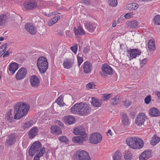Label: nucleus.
Instances as JSON below:
<instances>
[{"mask_svg": "<svg viewBox=\"0 0 160 160\" xmlns=\"http://www.w3.org/2000/svg\"><path fill=\"white\" fill-rule=\"evenodd\" d=\"M95 85L93 82H89L87 85V87L88 88L93 89L95 87Z\"/></svg>", "mask_w": 160, "mask_h": 160, "instance_id": "50", "label": "nucleus"}, {"mask_svg": "<svg viewBox=\"0 0 160 160\" xmlns=\"http://www.w3.org/2000/svg\"><path fill=\"white\" fill-rule=\"evenodd\" d=\"M101 75H102V76L103 78H106L108 77V76L107 75L105 74L104 73H103V74L102 73L101 74Z\"/></svg>", "mask_w": 160, "mask_h": 160, "instance_id": "61", "label": "nucleus"}, {"mask_svg": "<svg viewBox=\"0 0 160 160\" xmlns=\"http://www.w3.org/2000/svg\"><path fill=\"white\" fill-rule=\"evenodd\" d=\"M102 69L104 73L112 75L113 73L112 69L111 67L107 64L102 65Z\"/></svg>", "mask_w": 160, "mask_h": 160, "instance_id": "15", "label": "nucleus"}, {"mask_svg": "<svg viewBox=\"0 0 160 160\" xmlns=\"http://www.w3.org/2000/svg\"><path fill=\"white\" fill-rule=\"evenodd\" d=\"M138 5L136 3L128 4L127 6V9L129 10H136L138 7Z\"/></svg>", "mask_w": 160, "mask_h": 160, "instance_id": "32", "label": "nucleus"}, {"mask_svg": "<svg viewBox=\"0 0 160 160\" xmlns=\"http://www.w3.org/2000/svg\"><path fill=\"white\" fill-rule=\"evenodd\" d=\"M42 145L39 141L34 142L31 146L28 151L29 155L30 156H33L35 153L37 154L42 150H44V154L45 152V148L44 147L42 148Z\"/></svg>", "mask_w": 160, "mask_h": 160, "instance_id": "5", "label": "nucleus"}, {"mask_svg": "<svg viewBox=\"0 0 160 160\" xmlns=\"http://www.w3.org/2000/svg\"><path fill=\"white\" fill-rule=\"evenodd\" d=\"M89 50V47L88 46H87L83 48V51L85 53H87Z\"/></svg>", "mask_w": 160, "mask_h": 160, "instance_id": "53", "label": "nucleus"}, {"mask_svg": "<svg viewBox=\"0 0 160 160\" xmlns=\"http://www.w3.org/2000/svg\"><path fill=\"white\" fill-rule=\"evenodd\" d=\"M128 53L129 54L130 59H133L138 57L141 54V51L138 49H130L127 51Z\"/></svg>", "mask_w": 160, "mask_h": 160, "instance_id": "12", "label": "nucleus"}, {"mask_svg": "<svg viewBox=\"0 0 160 160\" xmlns=\"http://www.w3.org/2000/svg\"><path fill=\"white\" fill-rule=\"evenodd\" d=\"M132 154L130 151H125L124 158L125 160H130L132 158Z\"/></svg>", "mask_w": 160, "mask_h": 160, "instance_id": "39", "label": "nucleus"}, {"mask_svg": "<svg viewBox=\"0 0 160 160\" xmlns=\"http://www.w3.org/2000/svg\"><path fill=\"white\" fill-rule=\"evenodd\" d=\"M122 124L125 125H128L130 122L128 115L124 113H122Z\"/></svg>", "mask_w": 160, "mask_h": 160, "instance_id": "30", "label": "nucleus"}, {"mask_svg": "<svg viewBox=\"0 0 160 160\" xmlns=\"http://www.w3.org/2000/svg\"><path fill=\"white\" fill-rule=\"evenodd\" d=\"M58 18H60V17L59 16H58L54 17L48 22V26H51L54 24L58 21Z\"/></svg>", "mask_w": 160, "mask_h": 160, "instance_id": "34", "label": "nucleus"}, {"mask_svg": "<svg viewBox=\"0 0 160 160\" xmlns=\"http://www.w3.org/2000/svg\"><path fill=\"white\" fill-rule=\"evenodd\" d=\"M44 154V150H42L38 152L34 157L33 160H40V158Z\"/></svg>", "mask_w": 160, "mask_h": 160, "instance_id": "41", "label": "nucleus"}, {"mask_svg": "<svg viewBox=\"0 0 160 160\" xmlns=\"http://www.w3.org/2000/svg\"><path fill=\"white\" fill-rule=\"evenodd\" d=\"M153 21L155 24L160 25V15H156L154 17Z\"/></svg>", "mask_w": 160, "mask_h": 160, "instance_id": "43", "label": "nucleus"}, {"mask_svg": "<svg viewBox=\"0 0 160 160\" xmlns=\"http://www.w3.org/2000/svg\"><path fill=\"white\" fill-rule=\"evenodd\" d=\"M73 133L79 136L73 137L72 138V141L75 143L82 144L84 141L88 139V134L84 130V128L81 126H79L75 128L73 130Z\"/></svg>", "mask_w": 160, "mask_h": 160, "instance_id": "3", "label": "nucleus"}, {"mask_svg": "<svg viewBox=\"0 0 160 160\" xmlns=\"http://www.w3.org/2000/svg\"><path fill=\"white\" fill-rule=\"evenodd\" d=\"M147 118V116L144 113H139L135 119V123L138 126H141L143 124L144 122Z\"/></svg>", "mask_w": 160, "mask_h": 160, "instance_id": "9", "label": "nucleus"}, {"mask_svg": "<svg viewBox=\"0 0 160 160\" xmlns=\"http://www.w3.org/2000/svg\"><path fill=\"white\" fill-rule=\"evenodd\" d=\"M136 144L135 147H134V146H133L134 148H135L136 149H139L141 148L143 146L144 142L141 139L136 137Z\"/></svg>", "mask_w": 160, "mask_h": 160, "instance_id": "25", "label": "nucleus"}, {"mask_svg": "<svg viewBox=\"0 0 160 160\" xmlns=\"http://www.w3.org/2000/svg\"><path fill=\"white\" fill-rule=\"evenodd\" d=\"M74 32L75 36H82L85 34V32L83 28L80 26L75 27L74 28Z\"/></svg>", "mask_w": 160, "mask_h": 160, "instance_id": "17", "label": "nucleus"}, {"mask_svg": "<svg viewBox=\"0 0 160 160\" xmlns=\"http://www.w3.org/2000/svg\"><path fill=\"white\" fill-rule=\"evenodd\" d=\"M151 100V96L148 95L144 99L145 103L147 104H149Z\"/></svg>", "mask_w": 160, "mask_h": 160, "instance_id": "46", "label": "nucleus"}, {"mask_svg": "<svg viewBox=\"0 0 160 160\" xmlns=\"http://www.w3.org/2000/svg\"><path fill=\"white\" fill-rule=\"evenodd\" d=\"M73 60L71 59H66L63 62V65L64 68L69 69L72 66Z\"/></svg>", "mask_w": 160, "mask_h": 160, "instance_id": "21", "label": "nucleus"}, {"mask_svg": "<svg viewBox=\"0 0 160 160\" xmlns=\"http://www.w3.org/2000/svg\"><path fill=\"white\" fill-rule=\"evenodd\" d=\"M124 17L128 19L131 17V15L130 13H127L124 15Z\"/></svg>", "mask_w": 160, "mask_h": 160, "instance_id": "57", "label": "nucleus"}, {"mask_svg": "<svg viewBox=\"0 0 160 160\" xmlns=\"http://www.w3.org/2000/svg\"><path fill=\"white\" fill-rule=\"evenodd\" d=\"M123 105L126 107L127 108L131 105V102L129 100H125L123 102Z\"/></svg>", "mask_w": 160, "mask_h": 160, "instance_id": "48", "label": "nucleus"}, {"mask_svg": "<svg viewBox=\"0 0 160 160\" xmlns=\"http://www.w3.org/2000/svg\"><path fill=\"white\" fill-rule=\"evenodd\" d=\"M63 100V98L62 96H60L57 99L56 102L57 103L60 102L62 101Z\"/></svg>", "mask_w": 160, "mask_h": 160, "instance_id": "55", "label": "nucleus"}, {"mask_svg": "<svg viewBox=\"0 0 160 160\" xmlns=\"http://www.w3.org/2000/svg\"><path fill=\"white\" fill-rule=\"evenodd\" d=\"M30 107L29 105L23 102H19L14 106V118L19 119L25 116L28 112Z\"/></svg>", "mask_w": 160, "mask_h": 160, "instance_id": "1", "label": "nucleus"}, {"mask_svg": "<svg viewBox=\"0 0 160 160\" xmlns=\"http://www.w3.org/2000/svg\"><path fill=\"white\" fill-rule=\"evenodd\" d=\"M149 114L153 117L160 116V111L155 108H152L149 110Z\"/></svg>", "mask_w": 160, "mask_h": 160, "instance_id": "24", "label": "nucleus"}, {"mask_svg": "<svg viewBox=\"0 0 160 160\" xmlns=\"http://www.w3.org/2000/svg\"><path fill=\"white\" fill-rule=\"evenodd\" d=\"M147 61V59L145 58L142 60L140 62V65L142 66H143L145 64Z\"/></svg>", "mask_w": 160, "mask_h": 160, "instance_id": "54", "label": "nucleus"}, {"mask_svg": "<svg viewBox=\"0 0 160 160\" xmlns=\"http://www.w3.org/2000/svg\"><path fill=\"white\" fill-rule=\"evenodd\" d=\"M102 137L98 133H94L92 134L89 138L90 142L92 144H97L100 143L102 141Z\"/></svg>", "mask_w": 160, "mask_h": 160, "instance_id": "7", "label": "nucleus"}, {"mask_svg": "<svg viewBox=\"0 0 160 160\" xmlns=\"http://www.w3.org/2000/svg\"><path fill=\"white\" fill-rule=\"evenodd\" d=\"M38 129L36 127L32 128L29 131L28 135L30 138H32L34 137L38 133Z\"/></svg>", "mask_w": 160, "mask_h": 160, "instance_id": "29", "label": "nucleus"}, {"mask_svg": "<svg viewBox=\"0 0 160 160\" xmlns=\"http://www.w3.org/2000/svg\"><path fill=\"white\" fill-rule=\"evenodd\" d=\"M25 28L27 31L32 34H35L37 33L36 29L31 23H27L25 25Z\"/></svg>", "mask_w": 160, "mask_h": 160, "instance_id": "14", "label": "nucleus"}, {"mask_svg": "<svg viewBox=\"0 0 160 160\" xmlns=\"http://www.w3.org/2000/svg\"><path fill=\"white\" fill-rule=\"evenodd\" d=\"M108 134H109L111 136H112V133L111 132V130L110 129H109L108 131L107 132V134L108 136Z\"/></svg>", "mask_w": 160, "mask_h": 160, "instance_id": "60", "label": "nucleus"}, {"mask_svg": "<svg viewBox=\"0 0 160 160\" xmlns=\"http://www.w3.org/2000/svg\"><path fill=\"white\" fill-rule=\"evenodd\" d=\"M58 139L61 142H63L66 143H67L68 142V139L65 136H60L58 138Z\"/></svg>", "mask_w": 160, "mask_h": 160, "instance_id": "42", "label": "nucleus"}, {"mask_svg": "<svg viewBox=\"0 0 160 160\" xmlns=\"http://www.w3.org/2000/svg\"><path fill=\"white\" fill-rule=\"evenodd\" d=\"M71 49L72 51L75 53L78 50V45L77 44H75L74 46L71 47Z\"/></svg>", "mask_w": 160, "mask_h": 160, "instance_id": "49", "label": "nucleus"}, {"mask_svg": "<svg viewBox=\"0 0 160 160\" xmlns=\"http://www.w3.org/2000/svg\"><path fill=\"white\" fill-rule=\"evenodd\" d=\"M150 155V152L149 151H144L139 156L140 160H146L148 159Z\"/></svg>", "mask_w": 160, "mask_h": 160, "instance_id": "26", "label": "nucleus"}, {"mask_svg": "<svg viewBox=\"0 0 160 160\" xmlns=\"http://www.w3.org/2000/svg\"><path fill=\"white\" fill-rule=\"evenodd\" d=\"M82 2L87 6L90 4L91 1L88 0H83Z\"/></svg>", "mask_w": 160, "mask_h": 160, "instance_id": "52", "label": "nucleus"}, {"mask_svg": "<svg viewBox=\"0 0 160 160\" xmlns=\"http://www.w3.org/2000/svg\"><path fill=\"white\" fill-rule=\"evenodd\" d=\"M24 5L25 9L28 10H33L37 7V3L34 0H30L25 3Z\"/></svg>", "mask_w": 160, "mask_h": 160, "instance_id": "10", "label": "nucleus"}, {"mask_svg": "<svg viewBox=\"0 0 160 160\" xmlns=\"http://www.w3.org/2000/svg\"><path fill=\"white\" fill-rule=\"evenodd\" d=\"M92 100L91 102L92 105L94 107H98L101 106L102 102L101 100L95 98L94 97L92 98Z\"/></svg>", "mask_w": 160, "mask_h": 160, "instance_id": "27", "label": "nucleus"}, {"mask_svg": "<svg viewBox=\"0 0 160 160\" xmlns=\"http://www.w3.org/2000/svg\"><path fill=\"white\" fill-rule=\"evenodd\" d=\"M157 95L158 98L160 99V92H158Z\"/></svg>", "mask_w": 160, "mask_h": 160, "instance_id": "62", "label": "nucleus"}, {"mask_svg": "<svg viewBox=\"0 0 160 160\" xmlns=\"http://www.w3.org/2000/svg\"><path fill=\"white\" fill-rule=\"evenodd\" d=\"M37 65L40 72L44 73L48 68V62L46 58L43 56L40 57L37 60Z\"/></svg>", "mask_w": 160, "mask_h": 160, "instance_id": "4", "label": "nucleus"}, {"mask_svg": "<svg viewBox=\"0 0 160 160\" xmlns=\"http://www.w3.org/2000/svg\"><path fill=\"white\" fill-rule=\"evenodd\" d=\"M6 118L9 121L11 122L12 118V115L11 111L8 112L6 114Z\"/></svg>", "mask_w": 160, "mask_h": 160, "instance_id": "47", "label": "nucleus"}, {"mask_svg": "<svg viewBox=\"0 0 160 160\" xmlns=\"http://www.w3.org/2000/svg\"><path fill=\"white\" fill-rule=\"evenodd\" d=\"M160 140V138L158 137L156 135H154L152 138L150 143L152 145L154 146L158 143Z\"/></svg>", "mask_w": 160, "mask_h": 160, "instance_id": "33", "label": "nucleus"}, {"mask_svg": "<svg viewBox=\"0 0 160 160\" xmlns=\"http://www.w3.org/2000/svg\"><path fill=\"white\" fill-rule=\"evenodd\" d=\"M27 72L26 69L24 68H22L18 70L15 75L16 79L20 80L23 79L26 76Z\"/></svg>", "mask_w": 160, "mask_h": 160, "instance_id": "11", "label": "nucleus"}, {"mask_svg": "<svg viewBox=\"0 0 160 160\" xmlns=\"http://www.w3.org/2000/svg\"><path fill=\"white\" fill-rule=\"evenodd\" d=\"M81 54H78L77 56V58L78 62V65L79 67L81 65L83 61V58L81 57Z\"/></svg>", "mask_w": 160, "mask_h": 160, "instance_id": "44", "label": "nucleus"}, {"mask_svg": "<svg viewBox=\"0 0 160 160\" xmlns=\"http://www.w3.org/2000/svg\"><path fill=\"white\" fill-rule=\"evenodd\" d=\"M19 68V64L16 62L11 63L9 66V70L12 74L15 73Z\"/></svg>", "mask_w": 160, "mask_h": 160, "instance_id": "22", "label": "nucleus"}, {"mask_svg": "<svg viewBox=\"0 0 160 160\" xmlns=\"http://www.w3.org/2000/svg\"><path fill=\"white\" fill-rule=\"evenodd\" d=\"M114 160H122L121 153L119 152H116L114 155Z\"/></svg>", "mask_w": 160, "mask_h": 160, "instance_id": "40", "label": "nucleus"}, {"mask_svg": "<svg viewBox=\"0 0 160 160\" xmlns=\"http://www.w3.org/2000/svg\"><path fill=\"white\" fill-rule=\"evenodd\" d=\"M8 17L5 14H2L0 16V26H4L8 21Z\"/></svg>", "mask_w": 160, "mask_h": 160, "instance_id": "28", "label": "nucleus"}, {"mask_svg": "<svg viewBox=\"0 0 160 160\" xmlns=\"http://www.w3.org/2000/svg\"><path fill=\"white\" fill-rule=\"evenodd\" d=\"M7 45V43H5L1 46L0 48V55H1V56L6 52Z\"/></svg>", "mask_w": 160, "mask_h": 160, "instance_id": "38", "label": "nucleus"}, {"mask_svg": "<svg viewBox=\"0 0 160 160\" xmlns=\"http://www.w3.org/2000/svg\"><path fill=\"white\" fill-rule=\"evenodd\" d=\"M112 94H104L103 95V99L104 101H106L109 99L110 98V96Z\"/></svg>", "mask_w": 160, "mask_h": 160, "instance_id": "51", "label": "nucleus"}, {"mask_svg": "<svg viewBox=\"0 0 160 160\" xmlns=\"http://www.w3.org/2000/svg\"><path fill=\"white\" fill-rule=\"evenodd\" d=\"M51 132L56 135L60 134L62 133V130L57 125L52 126L51 128Z\"/></svg>", "mask_w": 160, "mask_h": 160, "instance_id": "23", "label": "nucleus"}, {"mask_svg": "<svg viewBox=\"0 0 160 160\" xmlns=\"http://www.w3.org/2000/svg\"><path fill=\"white\" fill-rule=\"evenodd\" d=\"M83 71L86 73L90 72L92 69V64L88 62H86L83 64Z\"/></svg>", "mask_w": 160, "mask_h": 160, "instance_id": "20", "label": "nucleus"}, {"mask_svg": "<svg viewBox=\"0 0 160 160\" xmlns=\"http://www.w3.org/2000/svg\"><path fill=\"white\" fill-rule=\"evenodd\" d=\"M108 2L110 5L112 6H115L117 4V0H108Z\"/></svg>", "mask_w": 160, "mask_h": 160, "instance_id": "45", "label": "nucleus"}, {"mask_svg": "<svg viewBox=\"0 0 160 160\" xmlns=\"http://www.w3.org/2000/svg\"><path fill=\"white\" fill-rule=\"evenodd\" d=\"M75 158L77 160H90L91 158L88 153L86 151L79 150L76 152Z\"/></svg>", "mask_w": 160, "mask_h": 160, "instance_id": "6", "label": "nucleus"}, {"mask_svg": "<svg viewBox=\"0 0 160 160\" xmlns=\"http://www.w3.org/2000/svg\"><path fill=\"white\" fill-rule=\"evenodd\" d=\"M116 22H113L112 24V26L113 27H115L116 26Z\"/></svg>", "mask_w": 160, "mask_h": 160, "instance_id": "63", "label": "nucleus"}, {"mask_svg": "<svg viewBox=\"0 0 160 160\" xmlns=\"http://www.w3.org/2000/svg\"><path fill=\"white\" fill-rule=\"evenodd\" d=\"M56 122L58 124V125L61 126H63V124H62V123L60 121L57 120L56 121Z\"/></svg>", "mask_w": 160, "mask_h": 160, "instance_id": "58", "label": "nucleus"}, {"mask_svg": "<svg viewBox=\"0 0 160 160\" xmlns=\"http://www.w3.org/2000/svg\"><path fill=\"white\" fill-rule=\"evenodd\" d=\"M90 105L85 103L81 102L77 103L73 106L71 109V112L74 114L77 113L80 115H87L91 111Z\"/></svg>", "mask_w": 160, "mask_h": 160, "instance_id": "2", "label": "nucleus"}, {"mask_svg": "<svg viewBox=\"0 0 160 160\" xmlns=\"http://www.w3.org/2000/svg\"><path fill=\"white\" fill-rule=\"evenodd\" d=\"M129 27L131 28H135L138 26V23L137 22L136 20H133L128 23Z\"/></svg>", "mask_w": 160, "mask_h": 160, "instance_id": "37", "label": "nucleus"}, {"mask_svg": "<svg viewBox=\"0 0 160 160\" xmlns=\"http://www.w3.org/2000/svg\"><path fill=\"white\" fill-rule=\"evenodd\" d=\"M17 134L12 133L7 136L5 142V145L8 147L11 146L14 144L17 139Z\"/></svg>", "mask_w": 160, "mask_h": 160, "instance_id": "8", "label": "nucleus"}, {"mask_svg": "<svg viewBox=\"0 0 160 160\" xmlns=\"http://www.w3.org/2000/svg\"><path fill=\"white\" fill-rule=\"evenodd\" d=\"M85 26L86 29L90 32H92L96 28V25L95 24L87 22L85 23Z\"/></svg>", "mask_w": 160, "mask_h": 160, "instance_id": "19", "label": "nucleus"}, {"mask_svg": "<svg viewBox=\"0 0 160 160\" xmlns=\"http://www.w3.org/2000/svg\"><path fill=\"white\" fill-rule=\"evenodd\" d=\"M30 82L31 86L34 88L38 87L40 83L39 80L36 75H33L31 77Z\"/></svg>", "mask_w": 160, "mask_h": 160, "instance_id": "16", "label": "nucleus"}, {"mask_svg": "<svg viewBox=\"0 0 160 160\" xmlns=\"http://www.w3.org/2000/svg\"><path fill=\"white\" fill-rule=\"evenodd\" d=\"M63 120L67 125H70L74 124L75 122V118L72 116L68 115L63 118Z\"/></svg>", "mask_w": 160, "mask_h": 160, "instance_id": "13", "label": "nucleus"}, {"mask_svg": "<svg viewBox=\"0 0 160 160\" xmlns=\"http://www.w3.org/2000/svg\"><path fill=\"white\" fill-rule=\"evenodd\" d=\"M155 42L154 40L150 39L148 43V48L150 51H153L155 49Z\"/></svg>", "mask_w": 160, "mask_h": 160, "instance_id": "31", "label": "nucleus"}, {"mask_svg": "<svg viewBox=\"0 0 160 160\" xmlns=\"http://www.w3.org/2000/svg\"><path fill=\"white\" fill-rule=\"evenodd\" d=\"M9 55V53L8 52V50L7 51H6L5 53L3 55L2 57L3 58H5L6 57H8Z\"/></svg>", "mask_w": 160, "mask_h": 160, "instance_id": "56", "label": "nucleus"}, {"mask_svg": "<svg viewBox=\"0 0 160 160\" xmlns=\"http://www.w3.org/2000/svg\"><path fill=\"white\" fill-rule=\"evenodd\" d=\"M34 19H36L39 20L40 18L39 17L37 16V17H34Z\"/></svg>", "mask_w": 160, "mask_h": 160, "instance_id": "64", "label": "nucleus"}, {"mask_svg": "<svg viewBox=\"0 0 160 160\" xmlns=\"http://www.w3.org/2000/svg\"><path fill=\"white\" fill-rule=\"evenodd\" d=\"M66 33L67 36H69L71 34V32L69 30H67L66 31Z\"/></svg>", "mask_w": 160, "mask_h": 160, "instance_id": "59", "label": "nucleus"}, {"mask_svg": "<svg viewBox=\"0 0 160 160\" xmlns=\"http://www.w3.org/2000/svg\"><path fill=\"white\" fill-rule=\"evenodd\" d=\"M136 137H129L127 138L126 140V142L128 145L131 148L133 149H136L135 148H134L133 146H134V147H135L136 144Z\"/></svg>", "mask_w": 160, "mask_h": 160, "instance_id": "18", "label": "nucleus"}, {"mask_svg": "<svg viewBox=\"0 0 160 160\" xmlns=\"http://www.w3.org/2000/svg\"><path fill=\"white\" fill-rule=\"evenodd\" d=\"M120 96L119 95H117L113 98L111 99V103L112 105H116L119 102L120 99Z\"/></svg>", "mask_w": 160, "mask_h": 160, "instance_id": "35", "label": "nucleus"}, {"mask_svg": "<svg viewBox=\"0 0 160 160\" xmlns=\"http://www.w3.org/2000/svg\"><path fill=\"white\" fill-rule=\"evenodd\" d=\"M33 124V121L30 120L23 124L22 126L24 129H28L32 127Z\"/></svg>", "mask_w": 160, "mask_h": 160, "instance_id": "36", "label": "nucleus"}]
</instances>
